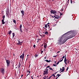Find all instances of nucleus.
<instances>
[{"label": "nucleus", "mask_w": 79, "mask_h": 79, "mask_svg": "<svg viewBox=\"0 0 79 79\" xmlns=\"http://www.w3.org/2000/svg\"><path fill=\"white\" fill-rule=\"evenodd\" d=\"M53 56V57H56V56Z\"/></svg>", "instance_id": "obj_43"}, {"label": "nucleus", "mask_w": 79, "mask_h": 79, "mask_svg": "<svg viewBox=\"0 0 79 79\" xmlns=\"http://www.w3.org/2000/svg\"><path fill=\"white\" fill-rule=\"evenodd\" d=\"M63 59H62L61 60H62V61H63Z\"/></svg>", "instance_id": "obj_49"}, {"label": "nucleus", "mask_w": 79, "mask_h": 79, "mask_svg": "<svg viewBox=\"0 0 79 79\" xmlns=\"http://www.w3.org/2000/svg\"><path fill=\"white\" fill-rule=\"evenodd\" d=\"M23 75H21V77H23Z\"/></svg>", "instance_id": "obj_53"}, {"label": "nucleus", "mask_w": 79, "mask_h": 79, "mask_svg": "<svg viewBox=\"0 0 79 79\" xmlns=\"http://www.w3.org/2000/svg\"><path fill=\"white\" fill-rule=\"evenodd\" d=\"M50 30H52V28H50Z\"/></svg>", "instance_id": "obj_56"}, {"label": "nucleus", "mask_w": 79, "mask_h": 79, "mask_svg": "<svg viewBox=\"0 0 79 79\" xmlns=\"http://www.w3.org/2000/svg\"><path fill=\"white\" fill-rule=\"evenodd\" d=\"M19 42V43H17V44H18V45H21V43H22V42H21L19 40H18Z\"/></svg>", "instance_id": "obj_7"}, {"label": "nucleus", "mask_w": 79, "mask_h": 79, "mask_svg": "<svg viewBox=\"0 0 79 79\" xmlns=\"http://www.w3.org/2000/svg\"><path fill=\"white\" fill-rule=\"evenodd\" d=\"M22 28V25L21 24L20 25V29H21Z\"/></svg>", "instance_id": "obj_27"}, {"label": "nucleus", "mask_w": 79, "mask_h": 79, "mask_svg": "<svg viewBox=\"0 0 79 79\" xmlns=\"http://www.w3.org/2000/svg\"><path fill=\"white\" fill-rule=\"evenodd\" d=\"M68 2H69V0H68Z\"/></svg>", "instance_id": "obj_64"}, {"label": "nucleus", "mask_w": 79, "mask_h": 79, "mask_svg": "<svg viewBox=\"0 0 79 79\" xmlns=\"http://www.w3.org/2000/svg\"><path fill=\"white\" fill-rule=\"evenodd\" d=\"M61 75H60L59 74H57V77H59V76H60Z\"/></svg>", "instance_id": "obj_24"}, {"label": "nucleus", "mask_w": 79, "mask_h": 79, "mask_svg": "<svg viewBox=\"0 0 79 79\" xmlns=\"http://www.w3.org/2000/svg\"><path fill=\"white\" fill-rule=\"evenodd\" d=\"M13 22L14 23H15V24H16V20H14V19H13Z\"/></svg>", "instance_id": "obj_17"}, {"label": "nucleus", "mask_w": 79, "mask_h": 79, "mask_svg": "<svg viewBox=\"0 0 79 79\" xmlns=\"http://www.w3.org/2000/svg\"><path fill=\"white\" fill-rule=\"evenodd\" d=\"M43 37H45V35H43Z\"/></svg>", "instance_id": "obj_57"}, {"label": "nucleus", "mask_w": 79, "mask_h": 79, "mask_svg": "<svg viewBox=\"0 0 79 79\" xmlns=\"http://www.w3.org/2000/svg\"><path fill=\"white\" fill-rule=\"evenodd\" d=\"M44 29H45V31H46V30H47V28H45L44 27Z\"/></svg>", "instance_id": "obj_40"}, {"label": "nucleus", "mask_w": 79, "mask_h": 79, "mask_svg": "<svg viewBox=\"0 0 79 79\" xmlns=\"http://www.w3.org/2000/svg\"><path fill=\"white\" fill-rule=\"evenodd\" d=\"M12 35H13V37H14L15 35V33H12Z\"/></svg>", "instance_id": "obj_14"}, {"label": "nucleus", "mask_w": 79, "mask_h": 79, "mask_svg": "<svg viewBox=\"0 0 79 79\" xmlns=\"http://www.w3.org/2000/svg\"><path fill=\"white\" fill-rule=\"evenodd\" d=\"M11 32H12V31H10L9 33V34H11Z\"/></svg>", "instance_id": "obj_22"}, {"label": "nucleus", "mask_w": 79, "mask_h": 79, "mask_svg": "<svg viewBox=\"0 0 79 79\" xmlns=\"http://www.w3.org/2000/svg\"><path fill=\"white\" fill-rule=\"evenodd\" d=\"M6 62L7 64V66H9V65L10 64V62L9 60H6Z\"/></svg>", "instance_id": "obj_3"}, {"label": "nucleus", "mask_w": 79, "mask_h": 79, "mask_svg": "<svg viewBox=\"0 0 79 79\" xmlns=\"http://www.w3.org/2000/svg\"><path fill=\"white\" fill-rule=\"evenodd\" d=\"M24 54H23L22 55L20 56V58H22V60H23L24 58Z\"/></svg>", "instance_id": "obj_6"}, {"label": "nucleus", "mask_w": 79, "mask_h": 79, "mask_svg": "<svg viewBox=\"0 0 79 79\" xmlns=\"http://www.w3.org/2000/svg\"><path fill=\"white\" fill-rule=\"evenodd\" d=\"M1 72L2 73L4 74V73H5V69H1Z\"/></svg>", "instance_id": "obj_5"}, {"label": "nucleus", "mask_w": 79, "mask_h": 79, "mask_svg": "<svg viewBox=\"0 0 79 79\" xmlns=\"http://www.w3.org/2000/svg\"><path fill=\"white\" fill-rule=\"evenodd\" d=\"M50 24V23H47V25H48V24Z\"/></svg>", "instance_id": "obj_46"}, {"label": "nucleus", "mask_w": 79, "mask_h": 79, "mask_svg": "<svg viewBox=\"0 0 79 79\" xmlns=\"http://www.w3.org/2000/svg\"><path fill=\"white\" fill-rule=\"evenodd\" d=\"M54 66H56V65H55V64H53Z\"/></svg>", "instance_id": "obj_37"}, {"label": "nucleus", "mask_w": 79, "mask_h": 79, "mask_svg": "<svg viewBox=\"0 0 79 79\" xmlns=\"http://www.w3.org/2000/svg\"><path fill=\"white\" fill-rule=\"evenodd\" d=\"M64 39H63V36H62L61 37H60L59 38V39L58 40V42H58V44H59L60 45V43H61V42H63V41L62 42V40H63Z\"/></svg>", "instance_id": "obj_2"}, {"label": "nucleus", "mask_w": 79, "mask_h": 79, "mask_svg": "<svg viewBox=\"0 0 79 79\" xmlns=\"http://www.w3.org/2000/svg\"><path fill=\"white\" fill-rule=\"evenodd\" d=\"M49 69H50V70H52V71H53V69H52V68H51L50 67Z\"/></svg>", "instance_id": "obj_28"}, {"label": "nucleus", "mask_w": 79, "mask_h": 79, "mask_svg": "<svg viewBox=\"0 0 79 79\" xmlns=\"http://www.w3.org/2000/svg\"><path fill=\"white\" fill-rule=\"evenodd\" d=\"M34 56H36V57H37V56H38V55H37V54H35V55H34Z\"/></svg>", "instance_id": "obj_30"}, {"label": "nucleus", "mask_w": 79, "mask_h": 79, "mask_svg": "<svg viewBox=\"0 0 79 79\" xmlns=\"http://www.w3.org/2000/svg\"><path fill=\"white\" fill-rule=\"evenodd\" d=\"M52 18H54V17L52 16Z\"/></svg>", "instance_id": "obj_55"}, {"label": "nucleus", "mask_w": 79, "mask_h": 79, "mask_svg": "<svg viewBox=\"0 0 79 79\" xmlns=\"http://www.w3.org/2000/svg\"><path fill=\"white\" fill-rule=\"evenodd\" d=\"M14 56H15V54H14Z\"/></svg>", "instance_id": "obj_59"}, {"label": "nucleus", "mask_w": 79, "mask_h": 79, "mask_svg": "<svg viewBox=\"0 0 79 79\" xmlns=\"http://www.w3.org/2000/svg\"><path fill=\"white\" fill-rule=\"evenodd\" d=\"M68 69H69V67H67V68L66 69V71H68Z\"/></svg>", "instance_id": "obj_31"}, {"label": "nucleus", "mask_w": 79, "mask_h": 79, "mask_svg": "<svg viewBox=\"0 0 79 79\" xmlns=\"http://www.w3.org/2000/svg\"><path fill=\"white\" fill-rule=\"evenodd\" d=\"M45 34H46V35H47V34H48V32H47V31H46L45 30Z\"/></svg>", "instance_id": "obj_16"}, {"label": "nucleus", "mask_w": 79, "mask_h": 79, "mask_svg": "<svg viewBox=\"0 0 79 79\" xmlns=\"http://www.w3.org/2000/svg\"><path fill=\"white\" fill-rule=\"evenodd\" d=\"M68 63H69V60H68V61H67Z\"/></svg>", "instance_id": "obj_33"}, {"label": "nucleus", "mask_w": 79, "mask_h": 79, "mask_svg": "<svg viewBox=\"0 0 79 79\" xmlns=\"http://www.w3.org/2000/svg\"><path fill=\"white\" fill-rule=\"evenodd\" d=\"M54 16L55 18H57V19H58V16L56 15H55V16Z\"/></svg>", "instance_id": "obj_11"}, {"label": "nucleus", "mask_w": 79, "mask_h": 79, "mask_svg": "<svg viewBox=\"0 0 79 79\" xmlns=\"http://www.w3.org/2000/svg\"><path fill=\"white\" fill-rule=\"evenodd\" d=\"M45 27H46L47 29V24H45Z\"/></svg>", "instance_id": "obj_21"}, {"label": "nucleus", "mask_w": 79, "mask_h": 79, "mask_svg": "<svg viewBox=\"0 0 79 79\" xmlns=\"http://www.w3.org/2000/svg\"><path fill=\"white\" fill-rule=\"evenodd\" d=\"M59 63H60V62L59 61L56 63V64H59Z\"/></svg>", "instance_id": "obj_32"}, {"label": "nucleus", "mask_w": 79, "mask_h": 79, "mask_svg": "<svg viewBox=\"0 0 79 79\" xmlns=\"http://www.w3.org/2000/svg\"><path fill=\"white\" fill-rule=\"evenodd\" d=\"M75 35H70L67 36V39H64V40H63V41L61 43H60V44L61 45V44H64L66 41H67V40H68V39H71V38H73V37H75Z\"/></svg>", "instance_id": "obj_1"}, {"label": "nucleus", "mask_w": 79, "mask_h": 79, "mask_svg": "<svg viewBox=\"0 0 79 79\" xmlns=\"http://www.w3.org/2000/svg\"><path fill=\"white\" fill-rule=\"evenodd\" d=\"M56 73H57V72H56V73H55L54 74H53L52 76H54V77H55V75H54V74H56Z\"/></svg>", "instance_id": "obj_23"}, {"label": "nucleus", "mask_w": 79, "mask_h": 79, "mask_svg": "<svg viewBox=\"0 0 79 79\" xmlns=\"http://www.w3.org/2000/svg\"><path fill=\"white\" fill-rule=\"evenodd\" d=\"M33 47H35V44H34V45H33Z\"/></svg>", "instance_id": "obj_36"}, {"label": "nucleus", "mask_w": 79, "mask_h": 79, "mask_svg": "<svg viewBox=\"0 0 79 79\" xmlns=\"http://www.w3.org/2000/svg\"><path fill=\"white\" fill-rule=\"evenodd\" d=\"M27 58H28V57H27V58L26 60H27Z\"/></svg>", "instance_id": "obj_50"}, {"label": "nucleus", "mask_w": 79, "mask_h": 79, "mask_svg": "<svg viewBox=\"0 0 79 79\" xmlns=\"http://www.w3.org/2000/svg\"><path fill=\"white\" fill-rule=\"evenodd\" d=\"M59 52H60V51H58V52H57V53H59Z\"/></svg>", "instance_id": "obj_54"}, {"label": "nucleus", "mask_w": 79, "mask_h": 79, "mask_svg": "<svg viewBox=\"0 0 79 79\" xmlns=\"http://www.w3.org/2000/svg\"><path fill=\"white\" fill-rule=\"evenodd\" d=\"M44 48H46L47 47V45L46 44H44Z\"/></svg>", "instance_id": "obj_13"}, {"label": "nucleus", "mask_w": 79, "mask_h": 79, "mask_svg": "<svg viewBox=\"0 0 79 79\" xmlns=\"http://www.w3.org/2000/svg\"><path fill=\"white\" fill-rule=\"evenodd\" d=\"M30 73H31V72L30 71H29V74H27V77L28 76V75H29V74H30Z\"/></svg>", "instance_id": "obj_29"}, {"label": "nucleus", "mask_w": 79, "mask_h": 79, "mask_svg": "<svg viewBox=\"0 0 79 79\" xmlns=\"http://www.w3.org/2000/svg\"><path fill=\"white\" fill-rule=\"evenodd\" d=\"M47 77H48V76H47Z\"/></svg>", "instance_id": "obj_60"}, {"label": "nucleus", "mask_w": 79, "mask_h": 79, "mask_svg": "<svg viewBox=\"0 0 79 79\" xmlns=\"http://www.w3.org/2000/svg\"><path fill=\"white\" fill-rule=\"evenodd\" d=\"M60 15H63V14H62V13H60Z\"/></svg>", "instance_id": "obj_39"}, {"label": "nucleus", "mask_w": 79, "mask_h": 79, "mask_svg": "<svg viewBox=\"0 0 79 79\" xmlns=\"http://www.w3.org/2000/svg\"><path fill=\"white\" fill-rule=\"evenodd\" d=\"M61 61H62V60H60V61H59V62H61Z\"/></svg>", "instance_id": "obj_47"}, {"label": "nucleus", "mask_w": 79, "mask_h": 79, "mask_svg": "<svg viewBox=\"0 0 79 79\" xmlns=\"http://www.w3.org/2000/svg\"><path fill=\"white\" fill-rule=\"evenodd\" d=\"M45 71H46V73L48 72V69H45Z\"/></svg>", "instance_id": "obj_26"}, {"label": "nucleus", "mask_w": 79, "mask_h": 79, "mask_svg": "<svg viewBox=\"0 0 79 79\" xmlns=\"http://www.w3.org/2000/svg\"><path fill=\"white\" fill-rule=\"evenodd\" d=\"M52 76H51L50 77H49V79H50V78H51V77H52Z\"/></svg>", "instance_id": "obj_38"}, {"label": "nucleus", "mask_w": 79, "mask_h": 79, "mask_svg": "<svg viewBox=\"0 0 79 79\" xmlns=\"http://www.w3.org/2000/svg\"><path fill=\"white\" fill-rule=\"evenodd\" d=\"M51 13H52L53 14H56V11L55 10H51Z\"/></svg>", "instance_id": "obj_4"}, {"label": "nucleus", "mask_w": 79, "mask_h": 79, "mask_svg": "<svg viewBox=\"0 0 79 79\" xmlns=\"http://www.w3.org/2000/svg\"><path fill=\"white\" fill-rule=\"evenodd\" d=\"M20 30L21 32H23V31H22V29L20 28Z\"/></svg>", "instance_id": "obj_25"}, {"label": "nucleus", "mask_w": 79, "mask_h": 79, "mask_svg": "<svg viewBox=\"0 0 79 79\" xmlns=\"http://www.w3.org/2000/svg\"><path fill=\"white\" fill-rule=\"evenodd\" d=\"M5 15H3V17H2V18L3 19V20H5Z\"/></svg>", "instance_id": "obj_19"}, {"label": "nucleus", "mask_w": 79, "mask_h": 79, "mask_svg": "<svg viewBox=\"0 0 79 79\" xmlns=\"http://www.w3.org/2000/svg\"><path fill=\"white\" fill-rule=\"evenodd\" d=\"M66 61V57H65L64 58V63H65Z\"/></svg>", "instance_id": "obj_18"}, {"label": "nucleus", "mask_w": 79, "mask_h": 79, "mask_svg": "<svg viewBox=\"0 0 79 79\" xmlns=\"http://www.w3.org/2000/svg\"><path fill=\"white\" fill-rule=\"evenodd\" d=\"M27 56H28V55H27Z\"/></svg>", "instance_id": "obj_63"}, {"label": "nucleus", "mask_w": 79, "mask_h": 79, "mask_svg": "<svg viewBox=\"0 0 79 79\" xmlns=\"http://www.w3.org/2000/svg\"><path fill=\"white\" fill-rule=\"evenodd\" d=\"M50 67V66H48L47 68H49Z\"/></svg>", "instance_id": "obj_42"}, {"label": "nucleus", "mask_w": 79, "mask_h": 79, "mask_svg": "<svg viewBox=\"0 0 79 79\" xmlns=\"http://www.w3.org/2000/svg\"><path fill=\"white\" fill-rule=\"evenodd\" d=\"M21 13H22L23 15V16H24V10H22L21 11Z\"/></svg>", "instance_id": "obj_9"}, {"label": "nucleus", "mask_w": 79, "mask_h": 79, "mask_svg": "<svg viewBox=\"0 0 79 79\" xmlns=\"http://www.w3.org/2000/svg\"><path fill=\"white\" fill-rule=\"evenodd\" d=\"M55 63H56V61H55Z\"/></svg>", "instance_id": "obj_61"}, {"label": "nucleus", "mask_w": 79, "mask_h": 79, "mask_svg": "<svg viewBox=\"0 0 79 79\" xmlns=\"http://www.w3.org/2000/svg\"><path fill=\"white\" fill-rule=\"evenodd\" d=\"M45 61H46L48 63H50V61H51V60H46Z\"/></svg>", "instance_id": "obj_12"}, {"label": "nucleus", "mask_w": 79, "mask_h": 79, "mask_svg": "<svg viewBox=\"0 0 79 79\" xmlns=\"http://www.w3.org/2000/svg\"><path fill=\"white\" fill-rule=\"evenodd\" d=\"M20 66H21V64H20V62H19V68H20Z\"/></svg>", "instance_id": "obj_20"}, {"label": "nucleus", "mask_w": 79, "mask_h": 79, "mask_svg": "<svg viewBox=\"0 0 79 79\" xmlns=\"http://www.w3.org/2000/svg\"><path fill=\"white\" fill-rule=\"evenodd\" d=\"M48 28H50V27H49V25H48Z\"/></svg>", "instance_id": "obj_41"}, {"label": "nucleus", "mask_w": 79, "mask_h": 79, "mask_svg": "<svg viewBox=\"0 0 79 79\" xmlns=\"http://www.w3.org/2000/svg\"><path fill=\"white\" fill-rule=\"evenodd\" d=\"M45 78H46V76H45V77H44V79H45Z\"/></svg>", "instance_id": "obj_48"}, {"label": "nucleus", "mask_w": 79, "mask_h": 79, "mask_svg": "<svg viewBox=\"0 0 79 79\" xmlns=\"http://www.w3.org/2000/svg\"><path fill=\"white\" fill-rule=\"evenodd\" d=\"M43 53V51H42L41 52V54H42V53Z\"/></svg>", "instance_id": "obj_35"}, {"label": "nucleus", "mask_w": 79, "mask_h": 79, "mask_svg": "<svg viewBox=\"0 0 79 79\" xmlns=\"http://www.w3.org/2000/svg\"><path fill=\"white\" fill-rule=\"evenodd\" d=\"M62 11H63V9H62Z\"/></svg>", "instance_id": "obj_62"}, {"label": "nucleus", "mask_w": 79, "mask_h": 79, "mask_svg": "<svg viewBox=\"0 0 79 79\" xmlns=\"http://www.w3.org/2000/svg\"><path fill=\"white\" fill-rule=\"evenodd\" d=\"M72 2H72V0H71V3H72Z\"/></svg>", "instance_id": "obj_44"}, {"label": "nucleus", "mask_w": 79, "mask_h": 79, "mask_svg": "<svg viewBox=\"0 0 79 79\" xmlns=\"http://www.w3.org/2000/svg\"><path fill=\"white\" fill-rule=\"evenodd\" d=\"M64 56L63 57H62L61 59H62V58H64Z\"/></svg>", "instance_id": "obj_34"}, {"label": "nucleus", "mask_w": 79, "mask_h": 79, "mask_svg": "<svg viewBox=\"0 0 79 79\" xmlns=\"http://www.w3.org/2000/svg\"><path fill=\"white\" fill-rule=\"evenodd\" d=\"M63 69H61V72L60 73H61L62 72H63V71H64V67H62Z\"/></svg>", "instance_id": "obj_8"}, {"label": "nucleus", "mask_w": 79, "mask_h": 79, "mask_svg": "<svg viewBox=\"0 0 79 79\" xmlns=\"http://www.w3.org/2000/svg\"><path fill=\"white\" fill-rule=\"evenodd\" d=\"M58 79V77H57L55 79Z\"/></svg>", "instance_id": "obj_51"}, {"label": "nucleus", "mask_w": 79, "mask_h": 79, "mask_svg": "<svg viewBox=\"0 0 79 79\" xmlns=\"http://www.w3.org/2000/svg\"><path fill=\"white\" fill-rule=\"evenodd\" d=\"M50 16H52V15H50Z\"/></svg>", "instance_id": "obj_58"}, {"label": "nucleus", "mask_w": 79, "mask_h": 79, "mask_svg": "<svg viewBox=\"0 0 79 79\" xmlns=\"http://www.w3.org/2000/svg\"><path fill=\"white\" fill-rule=\"evenodd\" d=\"M45 74H48V72H44V75H45Z\"/></svg>", "instance_id": "obj_15"}, {"label": "nucleus", "mask_w": 79, "mask_h": 79, "mask_svg": "<svg viewBox=\"0 0 79 79\" xmlns=\"http://www.w3.org/2000/svg\"><path fill=\"white\" fill-rule=\"evenodd\" d=\"M66 61H65V64H67V63H66Z\"/></svg>", "instance_id": "obj_45"}, {"label": "nucleus", "mask_w": 79, "mask_h": 79, "mask_svg": "<svg viewBox=\"0 0 79 79\" xmlns=\"http://www.w3.org/2000/svg\"><path fill=\"white\" fill-rule=\"evenodd\" d=\"M3 20L2 19V24H5V22H4V20Z\"/></svg>", "instance_id": "obj_10"}, {"label": "nucleus", "mask_w": 79, "mask_h": 79, "mask_svg": "<svg viewBox=\"0 0 79 79\" xmlns=\"http://www.w3.org/2000/svg\"><path fill=\"white\" fill-rule=\"evenodd\" d=\"M44 73H45V72H46V71H44Z\"/></svg>", "instance_id": "obj_52"}]
</instances>
